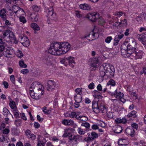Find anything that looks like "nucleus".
Returning a JSON list of instances; mask_svg holds the SVG:
<instances>
[{"label":"nucleus","mask_w":146,"mask_h":146,"mask_svg":"<svg viewBox=\"0 0 146 146\" xmlns=\"http://www.w3.org/2000/svg\"><path fill=\"white\" fill-rule=\"evenodd\" d=\"M71 47L70 44L68 42H56L51 44L48 50V52L51 54L59 55L68 52Z\"/></svg>","instance_id":"1"},{"label":"nucleus","mask_w":146,"mask_h":146,"mask_svg":"<svg viewBox=\"0 0 146 146\" xmlns=\"http://www.w3.org/2000/svg\"><path fill=\"white\" fill-rule=\"evenodd\" d=\"M136 47H133L130 45L127 44V43H124L121 46V54L124 57H128L135 51Z\"/></svg>","instance_id":"2"},{"label":"nucleus","mask_w":146,"mask_h":146,"mask_svg":"<svg viewBox=\"0 0 146 146\" xmlns=\"http://www.w3.org/2000/svg\"><path fill=\"white\" fill-rule=\"evenodd\" d=\"M99 58L98 57L93 58L90 59V62H91V66L92 68L91 70H95L98 67L96 65L99 62Z\"/></svg>","instance_id":"3"},{"label":"nucleus","mask_w":146,"mask_h":146,"mask_svg":"<svg viewBox=\"0 0 146 146\" xmlns=\"http://www.w3.org/2000/svg\"><path fill=\"white\" fill-rule=\"evenodd\" d=\"M47 17L52 20L55 21L56 19V14L54 12L52 7H50L48 9Z\"/></svg>","instance_id":"4"},{"label":"nucleus","mask_w":146,"mask_h":146,"mask_svg":"<svg viewBox=\"0 0 146 146\" xmlns=\"http://www.w3.org/2000/svg\"><path fill=\"white\" fill-rule=\"evenodd\" d=\"M8 40H7V41L9 42H11L12 43L17 44L18 42V40H17L13 33L10 32L8 37H7Z\"/></svg>","instance_id":"5"},{"label":"nucleus","mask_w":146,"mask_h":146,"mask_svg":"<svg viewBox=\"0 0 146 146\" xmlns=\"http://www.w3.org/2000/svg\"><path fill=\"white\" fill-rule=\"evenodd\" d=\"M56 86L57 85L54 82L51 80H48L47 82V85L46 87L47 90L51 92L54 89Z\"/></svg>","instance_id":"6"},{"label":"nucleus","mask_w":146,"mask_h":146,"mask_svg":"<svg viewBox=\"0 0 146 146\" xmlns=\"http://www.w3.org/2000/svg\"><path fill=\"white\" fill-rule=\"evenodd\" d=\"M74 58L71 56H69V57H65L62 61V62L64 63H68L69 65H70L71 64L74 63L75 64V62L74 61Z\"/></svg>","instance_id":"7"},{"label":"nucleus","mask_w":146,"mask_h":146,"mask_svg":"<svg viewBox=\"0 0 146 146\" xmlns=\"http://www.w3.org/2000/svg\"><path fill=\"white\" fill-rule=\"evenodd\" d=\"M98 137V134L94 132H92L91 134L88 135V138H84V140L85 141H90L91 140H93Z\"/></svg>","instance_id":"8"},{"label":"nucleus","mask_w":146,"mask_h":146,"mask_svg":"<svg viewBox=\"0 0 146 146\" xmlns=\"http://www.w3.org/2000/svg\"><path fill=\"white\" fill-rule=\"evenodd\" d=\"M143 53V51L142 50H139L138 52H136L135 50V52L131 55L134 57L135 59H141Z\"/></svg>","instance_id":"9"},{"label":"nucleus","mask_w":146,"mask_h":146,"mask_svg":"<svg viewBox=\"0 0 146 146\" xmlns=\"http://www.w3.org/2000/svg\"><path fill=\"white\" fill-rule=\"evenodd\" d=\"M97 14L95 12H91L87 14L86 17L89 19L91 21L94 22L96 20Z\"/></svg>","instance_id":"10"},{"label":"nucleus","mask_w":146,"mask_h":146,"mask_svg":"<svg viewBox=\"0 0 146 146\" xmlns=\"http://www.w3.org/2000/svg\"><path fill=\"white\" fill-rule=\"evenodd\" d=\"M138 39L139 41L143 44L146 45V35L144 33L138 34L137 35Z\"/></svg>","instance_id":"11"},{"label":"nucleus","mask_w":146,"mask_h":146,"mask_svg":"<svg viewBox=\"0 0 146 146\" xmlns=\"http://www.w3.org/2000/svg\"><path fill=\"white\" fill-rule=\"evenodd\" d=\"M100 106L96 101L92 102V109L93 111L96 113H98L100 112L99 107Z\"/></svg>","instance_id":"12"},{"label":"nucleus","mask_w":146,"mask_h":146,"mask_svg":"<svg viewBox=\"0 0 146 146\" xmlns=\"http://www.w3.org/2000/svg\"><path fill=\"white\" fill-rule=\"evenodd\" d=\"M111 66L108 63H104L100 66L99 70H103L106 72H107V71L108 70H110V68H111Z\"/></svg>","instance_id":"13"},{"label":"nucleus","mask_w":146,"mask_h":146,"mask_svg":"<svg viewBox=\"0 0 146 146\" xmlns=\"http://www.w3.org/2000/svg\"><path fill=\"white\" fill-rule=\"evenodd\" d=\"M52 60V55H49L44 56L43 59V61L45 63L48 64L51 63Z\"/></svg>","instance_id":"14"},{"label":"nucleus","mask_w":146,"mask_h":146,"mask_svg":"<svg viewBox=\"0 0 146 146\" xmlns=\"http://www.w3.org/2000/svg\"><path fill=\"white\" fill-rule=\"evenodd\" d=\"M125 132L126 134L131 136L132 137H134L135 135V130L131 127H127L125 130Z\"/></svg>","instance_id":"15"},{"label":"nucleus","mask_w":146,"mask_h":146,"mask_svg":"<svg viewBox=\"0 0 146 146\" xmlns=\"http://www.w3.org/2000/svg\"><path fill=\"white\" fill-rule=\"evenodd\" d=\"M26 135L29 139H30L32 140H34L36 139V136L35 135L32 134L31 133V131L29 129L26 130L25 131Z\"/></svg>","instance_id":"16"},{"label":"nucleus","mask_w":146,"mask_h":146,"mask_svg":"<svg viewBox=\"0 0 146 146\" xmlns=\"http://www.w3.org/2000/svg\"><path fill=\"white\" fill-rule=\"evenodd\" d=\"M80 8L84 10H91L92 9L91 6L86 3L81 4L79 5Z\"/></svg>","instance_id":"17"},{"label":"nucleus","mask_w":146,"mask_h":146,"mask_svg":"<svg viewBox=\"0 0 146 146\" xmlns=\"http://www.w3.org/2000/svg\"><path fill=\"white\" fill-rule=\"evenodd\" d=\"M114 132L117 133H119L122 131V127L119 125H115L113 128Z\"/></svg>","instance_id":"18"},{"label":"nucleus","mask_w":146,"mask_h":146,"mask_svg":"<svg viewBox=\"0 0 146 146\" xmlns=\"http://www.w3.org/2000/svg\"><path fill=\"white\" fill-rule=\"evenodd\" d=\"M110 70H108L107 71V72H106V75L110 76V77H113L115 73V69L114 67L111 66V68H110Z\"/></svg>","instance_id":"19"},{"label":"nucleus","mask_w":146,"mask_h":146,"mask_svg":"<svg viewBox=\"0 0 146 146\" xmlns=\"http://www.w3.org/2000/svg\"><path fill=\"white\" fill-rule=\"evenodd\" d=\"M62 123L65 125L72 126L74 125V122L71 119H64L62 121Z\"/></svg>","instance_id":"20"},{"label":"nucleus","mask_w":146,"mask_h":146,"mask_svg":"<svg viewBox=\"0 0 146 146\" xmlns=\"http://www.w3.org/2000/svg\"><path fill=\"white\" fill-rule=\"evenodd\" d=\"M30 18L33 21H37L38 20V15L36 13H33L31 14Z\"/></svg>","instance_id":"21"},{"label":"nucleus","mask_w":146,"mask_h":146,"mask_svg":"<svg viewBox=\"0 0 146 146\" xmlns=\"http://www.w3.org/2000/svg\"><path fill=\"white\" fill-rule=\"evenodd\" d=\"M115 122L116 123L125 124L127 122V120L125 117L122 118L121 119L117 118L115 119Z\"/></svg>","instance_id":"22"},{"label":"nucleus","mask_w":146,"mask_h":146,"mask_svg":"<svg viewBox=\"0 0 146 146\" xmlns=\"http://www.w3.org/2000/svg\"><path fill=\"white\" fill-rule=\"evenodd\" d=\"M72 131L70 129H68L64 131V133L63 135V137H68L69 138L71 136H72Z\"/></svg>","instance_id":"23"},{"label":"nucleus","mask_w":146,"mask_h":146,"mask_svg":"<svg viewBox=\"0 0 146 146\" xmlns=\"http://www.w3.org/2000/svg\"><path fill=\"white\" fill-rule=\"evenodd\" d=\"M128 41L129 43H127V44L130 45L131 46L133 47H136L137 43L135 40L134 38H129V41Z\"/></svg>","instance_id":"24"},{"label":"nucleus","mask_w":146,"mask_h":146,"mask_svg":"<svg viewBox=\"0 0 146 146\" xmlns=\"http://www.w3.org/2000/svg\"><path fill=\"white\" fill-rule=\"evenodd\" d=\"M114 97L118 99H119L122 97H123L124 94L120 92H118L117 90L116 89L115 91Z\"/></svg>","instance_id":"25"},{"label":"nucleus","mask_w":146,"mask_h":146,"mask_svg":"<svg viewBox=\"0 0 146 146\" xmlns=\"http://www.w3.org/2000/svg\"><path fill=\"white\" fill-rule=\"evenodd\" d=\"M74 100L76 103H80L82 101V98L81 95H78L75 94L74 95Z\"/></svg>","instance_id":"26"},{"label":"nucleus","mask_w":146,"mask_h":146,"mask_svg":"<svg viewBox=\"0 0 146 146\" xmlns=\"http://www.w3.org/2000/svg\"><path fill=\"white\" fill-rule=\"evenodd\" d=\"M6 10L5 9H3L0 11V16L3 19H6Z\"/></svg>","instance_id":"27"},{"label":"nucleus","mask_w":146,"mask_h":146,"mask_svg":"<svg viewBox=\"0 0 146 146\" xmlns=\"http://www.w3.org/2000/svg\"><path fill=\"white\" fill-rule=\"evenodd\" d=\"M74 141L75 142L78 141H82L84 140V138H83L82 137L78 135H74Z\"/></svg>","instance_id":"28"},{"label":"nucleus","mask_w":146,"mask_h":146,"mask_svg":"<svg viewBox=\"0 0 146 146\" xmlns=\"http://www.w3.org/2000/svg\"><path fill=\"white\" fill-rule=\"evenodd\" d=\"M31 27L35 30V33H36L35 30L39 31L40 30V28L38 25L35 23H32L31 25Z\"/></svg>","instance_id":"29"},{"label":"nucleus","mask_w":146,"mask_h":146,"mask_svg":"<svg viewBox=\"0 0 146 146\" xmlns=\"http://www.w3.org/2000/svg\"><path fill=\"white\" fill-rule=\"evenodd\" d=\"M137 112L135 110H133L131 111V113H129L127 116L128 117H131L134 118H136L137 115H136Z\"/></svg>","instance_id":"30"},{"label":"nucleus","mask_w":146,"mask_h":146,"mask_svg":"<svg viewBox=\"0 0 146 146\" xmlns=\"http://www.w3.org/2000/svg\"><path fill=\"white\" fill-rule=\"evenodd\" d=\"M123 32V31H121L119 32V33H118V35H117L115 36V39H118L119 40H120V39H122L123 37L124 36V35L123 34L121 33Z\"/></svg>","instance_id":"31"},{"label":"nucleus","mask_w":146,"mask_h":146,"mask_svg":"<svg viewBox=\"0 0 146 146\" xmlns=\"http://www.w3.org/2000/svg\"><path fill=\"white\" fill-rule=\"evenodd\" d=\"M99 109L100 112L101 111L102 112L104 113H105L107 112V109L106 108L105 106L104 105H100Z\"/></svg>","instance_id":"32"},{"label":"nucleus","mask_w":146,"mask_h":146,"mask_svg":"<svg viewBox=\"0 0 146 146\" xmlns=\"http://www.w3.org/2000/svg\"><path fill=\"white\" fill-rule=\"evenodd\" d=\"M28 39L27 37L25 36H21L19 37V39L22 44L24 42L27 41Z\"/></svg>","instance_id":"33"},{"label":"nucleus","mask_w":146,"mask_h":146,"mask_svg":"<svg viewBox=\"0 0 146 146\" xmlns=\"http://www.w3.org/2000/svg\"><path fill=\"white\" fill-rule=\"evenodd\" d=\"M115 85L116 83L115 81L112 79H110L107 84V86L111 85L112 86H114Z\"/></svg>","instance_id":"34"},{"label":"nucleus","mask_w":146,"mask_h":146,"mask_svg":"<svg viewBox=\"0 0 146 146\" xmlns=\"http://www.w3.org/2000/svg\"><path fill=\"white\" fill-rule=\"evenodd\" d=\"M93 93L94 94L93 96L95 98L99 97L101 96V93L98 90H95L93 92Z\"/></svg>","instance_id":"35"},{"label":"nucleus","mask_w":146,"mask_h":146,"mask_svg":"<svg viewBox=\"0 0 146 146\" xmlns=\"http://www.w3.org/2000/svg\"><path fill=\"white\" fill-rule=\"evenodd\" d=\"M47 108L46 107L44 106L42 108V110L44 114H48L50 113L51 110H47Z\"/></svg>","instance_id":"36"},{"label":"nucleus","mask_w":146,"mask_h":146,"mask_svg":"<svg viewBox=\"0 0 146 146\" xmlns=\"http://www.w3.org/2000/svg\"><path fill=\"white\" fill-rule=\"evenodd\" d=\"M19 65L21 67L26 68L27 67V65L24 63L23 60H21L19 62Z\"/></svg>","instance_id":"37"},{"label":"nucleus","mask_w":146,"mask_h":146,"mask_svg":"<svg viewBox=\"0 0 146 146\" xmlns=\"http://www.w3.org/2000/svg\"><path fill=\"white\" fill-rule=\"evenodd\" d=\"M81 125L85 127L86 129H89L90 126V125L88 123L85 122H82L81 124Z\"/></svg>","instance_id":"38"},{"label":"nucleus","mask_w":146,"mask_h":146,"mask_svg":"<svg viewBox=\"0 0 146 146\" xmlns=\"http://www.w3.org/2000/svg\"><path fill=\"white\" fill-rule=\"evenodd\" d=\"M9 110L6 108H3V114L6 117H7L8 114L9 113Z\"/></svg>","instance_id":"39"},{"label":"nucleus","mask_w":146,"mask_h":146,"mask_svg":"<svg viewBox=\"0 0 146 146\" xmlns=\"http://www.w3.org/2000/svg\"><path fill=\"white\" fill-rule=\"evenodd\" d=\"M22 122V120L19 119H16L15 121V123L17 126L21 125Z\"/></svg>","instance_id":"40"},{"label":"nucleus","mask_w":146,"mask_h":146,"mask_svg":"<svg viewBox=\"0 0 146 146\" xmlns=\"http://www.w3.org/2000/svg\"><path fill=\"white\" fill-rule=\"evenodd\" d=\"M10 32H11L10 31H5L3 34V38L6 39V37L7 36L8 37V36L9 35V34Z\"/></svg>","instance_id":"41"},{"label":"nucleus","mask_w":146,"mask_h":146,"mask_svg":"<svg viewBox=\"0 0 146 146\" xmlns=\"http://www.w3.org/2000/svg\"><path fill=\"white\" fill-rule=\"evenodd\" d=\"M32 7L33 11L35 12H37L39 10V8L37 5H33Z\"/></svg>","instance_id":"42"},{"label":"nucleus","mask_w":146,"mask_h":146,"mask_svg":"<svg viewBox=\"0 0 146 146\" xmlns=\"http://www.w3.org/2000/svg\"><path fill=\"white\" fill-rule=\"evenodd\" d=\"M100 76L101 77H104L105 76H107L106 75V72H105V71L103 70H100Z\"/></svg>","instance_id":"43"},{"label":"nucleus","mask_w":146,"mask_h":146,"mask_svg":"<svg viewBox=\"0 0 146 146\" xmlns=\"http://www.w3.org/2000/svg\"><path fill=\"white\" fill-rule=\"evenodd\" d=\"M17 56L19 58H21L23 56V54L21 51L18 50L17 51Z\"/></svg>","instance_id":"44"},{"label":"nucleus","mask_w":146,"mask_h":146,"mask_svg":"<svg viewBox=\"0 0 146 146\" xmlns=\"http://www.w3.org/2000/svg\"><path fill=\"white\" fill-rule=\"evenodd\" d=\"M82 88H77V89H76L75 90V91L76 93H77V94H78V95H81V94L82 93Z\"/></svg>","instance_id":"45"},{"label":"nucleus","mask_w":146,"mask_h":146,"mask_svg":"<svg viewBox=\"0 0 146 146\" xmlns=\"http://www.w3.org/2000/svg\"><path fill=\"white\" fill-rule=\"evenodd\" d=\"M78 131L79 134L80 135H84L85 133V131L81 128H79Z\"/></svg>","instance_id":"46"},{"label":"nucleus","mask_w":146,"mask_h":146,"mask_svg":"<svg viewBox=\"0 0 146 146\" xmlns=\"http://www.w3.org/2000/svg\"><path fill=\"white\" fill-rule=\"evenodd\" d=\"M112 39L111 36H108L105 40V42L107 43H109Z\"/></svg>","instance_id":"47"},{"label":"nucleus","mask_w":146,"mask_h":146,"mask_svg":"<svg viewBox=\"0 0 146 146\" xmlns=\"http://www.w3.org/2000/svg\"><path fill=\"white\" fill-rule=\"evenodd\" d=\"M29 39H28L27 41L24 42L22 44L25 46L27 47L29 46Z\"/></svg>","instance_id":"48"},{"label":"nucleus","mask_w":146,"mask_h":146,"mask_svg":"<svg viewBox=\"0 0 146 146\" xmlns=\"http://www.w3.org/2000/svg\"><path fill=\"white\" fill-rule=\"evenodd\" d=\"M131 127L133 129H134L137 130L138 128V125L135 123H133L131 124Z\"/></svg>","instance_id":"49"},{"label":"nucleus","mask_w":146,"mask_h":146,"mask_svg":"<svg viewBox=\"0 0 146 146\" xmlns=\"http://www.w3.org/2000/svg\"><path fill=\"white\" fill-rule=\"evenodd\" d=\"M9 105L10 107L12 109H14L16 107L15 102H10Z\"/></svg>","instance_id":"50"},{"label":"nucleus","mask_w":146,"mask_h":146,"mask_svg":"<svg viewBox=\"0 0 146 146\" xmlns=\"http://www.w3.org/2000/svg\"><path fill=\"white\" fill-rule=\"evenodd\" d=\"M19 20L21 22H22L24 23H25L27 21L25 18L23 16H21L20 17H19Z\"/></svg>","instance_id":"51"},{"label":"nucleus","mask_w":146,"mask_h":146,"mask_svg":"<svg viewBox=\"0 0 146 146\" xmlns=\"http://www.w3.org/2000/svg\"><path fill=\"white\" fill-rule=\"evenodd\" d=\"M75 14L77 17L79 18H80L82 16V15L80 13V12L79 11H76Z\"/></svg>","instance_id":"52"},{"label":"nucleus","mask_w":146,"mask_h":146,"mask_svg":"<svg viewBox=\"0 0 146 146\" xmlns=\"http://www.w3.org/2000/svg\"><path fill=\"white\" fill-rule=\"evenodd\" d=\"M107 117L110 118H112L113 117V113L111 111H109L107 113Z\"/></svg>","instance_id":"53"},{"label":"nucleus","mask_w":146,"mask_h":146,"mask_svg":"<svg viewBox=\"0 0 146 146\" xmlns=\"http://www.w3.org/2000/svg\"><path fill=\"white\" fill-rule=\"evenodd\" d=\"M29 71L28 69H24L22 70L21 71V72L23 74H27L28 73H29Z\"/></svg>","instance_id":"54"},{"label":"nucleus","mask_w":146,"mask_h":146,"mask_svg":"<svg viewBox=\"0 0 146 146\" xmlns=\"http://www.w3.org/2000/svg\"><path fill=\"white\" fill-rule=\"evenodd\" d=\"M88 88L90 89H92L94 88V84L93 82L90 83L88 86Z\"/></svg>","instance_id":"55"},{"label":"nucleus","mask_w":146,"mask_h":146,"mask_svg":"<svg viewBox=\"0 0 146 146\" xmlns=\"http://www.w3.org/2000/svg\"><path fill=\"white\" fill-rule=\"evenodd\" d=\"M38 94L37 93H36L33 98L36 100L39 99L40 98V96L39 95H38Z\"/></svg>","instance_id":"56"},{"label":"nucleus","mask_w":146,"mask_h":146,"mask_svg":"<svg viewBox=\"0 0 146 146\" xmlns=\"http://www.w3.org/2000/svg\"><path fill=\"white\" fill-rule=\"evenodd\" d=\"M45 143L42 141H39L37 144L38 146H44Z\"/></svg>","instance_id":"57"},{"label":"nucleus","mask_w":146,"mask_h":146,"mask_svg":"<svg viewBox=\"0 0 146 146\" xmlns=\"http://www.w3.org/2000/svg\"><path fill=\"white\" fill-rule=\"evenodd\" d=\"M76 115V113L75 112H72L69 114V116L71 118H74Z\"/></svg>","instance_id":"58"},{"label":"nucleus","mask_w":146,"mask_h":146,"mask_svg":"<svg viewBox=\"0 0 146 146\" xmlns=\"http://www.w3.org/2000/svg\"><path fill=\"white\" fill-rule=\"evenodd\" d=\"M5 53L6 54L9 55H11L12 54V52L9 49H7L6 50L5 52Z\"/></svg>","instance_id":"59"},{"label":"nucleus","mask_w":146,"mask_h":146,"mask_svg":"<svg viewBox=\"0 0 146 146\" xmlns=\"http://www.w3.org/2000/svg\"><path fill=\"white\" fill-rule=\"evenodd\" d=\"M20 115L21 116V118L23 119V120H27V119L25 116V115L24 113H20Z\"/></svg>","instance_id":"60"},{"label":"nucleus","mask_w":146,"mask_h":146,"mask_svg":"<svg viewBox=\"0 0 146 146\" xmlns=\"http://www.w3.org/2000/svg\"><path fill=\"white\" fill-rule=\"evenodd\" d=\"M127 23V20L126 19H124L123 20L121 21L119 23V25H121L122 24L123 25H125Z\"/></svg>","instance_id":"61"},{"label":"nucleus","mask_w":146,"mask_h":146,"mask_svg":"<svg viewBox=\"0 0 146 146\" xmlns=\"http://www.w3.org/2000/svg\"><path fill=\"white\" fill-rule=\"evenodd\" d=\"M10 79L12 83H14L15 78L14 75H11L10 76Z\"/></svg>","instance_id":"62"},{"label":"nucleus","mask_w":146,"mask_h":146,"mask_svg":"<svg viewBox=\"0 0 146 146\" xmlns=\"http://www.w3.org/2000/svg\"><path fill=\"white\" fill-rule=\"evenodd\" d=\"M97 88L99 91H102V87L101 84H99L97 86Z\"/></svg>","instance_id":"63"},{"label":"nucleus","mask_w":146,"mask_h":146,"mask_svg":"<svg viewBox=\"0 0 146 146\" xmlns=\"http://www.w3.org/2000/svg\"><path fill=\"white\" fill-rule=\"evenodd\" d=\"M14 113V115L16 117V118H17L19 117V112L18 110H16Z\"/></svg>","instance_id":"64"}]
</instances>
